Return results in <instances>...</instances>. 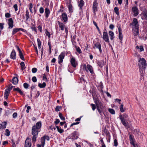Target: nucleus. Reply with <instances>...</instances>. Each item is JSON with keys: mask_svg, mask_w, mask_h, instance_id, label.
Wrapping results in <instances>:
<instances>
[{"mask_svg": "<svg viewBox=\"0 0 147 147\" xmlns=\"http://www.w3.org/2000/svg\"><path fill=\"white\" fill-rule=\"evenodd\" d=\"M57 22L59 25V26L61 30H63L64 25L63 24V23L60 22L59 21H58Z\"/></svg>", "mask_w": 147, "mask_h": 147, "instance_id": "nucleus-25", "label": "nucleus"}, {"mask_svg": "<svg viewBox=\"0 0 147 147\" xmlns=\"http://www.w3.org/2000/svg\"><path fill=\"white\" fill-rule=\"evenodd\" d=\"M93 48L94 49L96 48L98 49L100 53L102 52V49H101V46L100 43L99 42H97L94 44V46Z\"/></svg>", "mask_w": 147, "mask_h": 147, "instance_id": "nucleus-11", "label": "nucleus"}, {"mask_svg": "<svg viewBox=\"0 0 147 147\" xmlns=\"http://www.w3.org/2000/svg\"><path fill=\"white\" fill-rule=\"evenodd\" d=\"M26 20H27L29 18V12L28 10L26 11Z\"/></svg>", "mask_w": 147, "mask_h": 147, "instance_id": "nucleus-34", "label": "nucleus"}, {"mask_svg": "<svg viewBox=\"0 0 147 147\" xmlns=\"http://www.w3.org/2000/svg\"><path fill=\"white\" fill-rule=\"evenodd\" d=\"M50 139L49 136L45 135L43 137H42L41 139V145L42 147H44V146L45 144V140H46L48 141Z\"/></svg>", "mask_w": 147, "mask_h": 147, "instance_id": "nucleus-6", "label": "nucleus"}, {"mask_svg": "<svg viewBox=\"0 0 147 147\" xmlns=\"http://www.w3.org/2000/svg\"><path fill=\"white\" fill-rule=\"evenodd\" d=\"M139 70L141 74L143 73V70H144L147 65L146 60L144 58H140L138 61Z\"/></svg>", "mask_w": 147, "mask_h": 147, "instance_id": "nucleus-2", "label": "nucleus"}, {"mask_svg": "<svg viewBox=\"0 0 147 147\" xmlns=\"http://www.w3.org/2000/svg\"><path fill=\"white\" fill-rule=\"evenodd\" d=\"M119 118L121 120V122L126 121L127 120L126 118H124V117H123V115H121L119 116Z\"/></svg>", "mask_w": 147, "mask_h": 147, "instance_id": "nucleus-33", "label": "nucleus"}, {"mask_svg": "<svg viewBox=\"0 0 147 147\" xmlns=\"http://www.w3.org/2000/svg\"><path fill=\"white\" fill-rule=\"evenodd\" d=\"M59 115L60 118L62 120H65V117L62 116V114L60 112L59 113Z\"/></svg>", "mask_w": 147, "mask_h": 147, "instance_id": "nucleus-37", "label": "nucleus"}, {"mask_svg": "<svg viewBox=\"0 0 147 147\" xmlns=\"http://www.w3.org/2000/svg\"><path fill=\"white\" fill-rule=\"evenodd\" d=\"M122 124L124 125L125 127H127L128 126V124L126 122V121H124L121 122Z\"/></svg>", "mask_w": 147, "mask_h": 147, "instance_id": "nucleus-41", "label": "nucleus"}, {"mask_svg": "<svg viewBox=\"0 0 147 147\" xmlns=\"http://www.w3.org/2000/svg\"><path fill=\"white\" fill-rule=\"evenodd\" d=\"M4 23H0V29L1 30L4 28Z\"/></svg>", "mask_w": 147, "mask_h": 147, "instance_id": "nucleus-48", "label": "nucleus"}, {"mask_svg": "<svg viewBox=\"0 0 147 147\" xmlns=\"http://www.w3.org/2000/svg\"><path fill=\"white\" fill-rule=\"evenodd\" d=\"M44 9L42 7H41L39 9V12L40 13H42L44 12Z\"/></svg>", "mask_w": 147, "mask_h": 147, "instance_id": "nucleus-54", "label": "nucleus"}, {"mask_svg": "<svg viewBox=\"0 0 147 147\" xmlns=\"http://www.w3.org/2000/svg\"><path fill=\"white\" fill-rule=\"evenodd\" d=\"M91 106L92 107V110L93 111H94L96 109V107L95 106V105L93 104H90Z\"/></svg>", "mask_w": 147, "mask_h": 147, "instance_id": "nucleus-49", "label": "nucleus"}, {"mask_svg": "<svg viewBox=\"0 0 147 147\" xmlns=\"http://www.w3.org/2000/svg\"><path fill=\"white\" fill-rule=\"evenodd\" d=\"M46 85V83L45 82H43L42 84L39 83L38 84V86L40 88H43L45 87Z\"/></svg>", "mask_w": 147, "mask_h": 147, "instance_id": "nucleus-26", "label": "nucleus"}, {"mask_svg": "<svg viewBox=\"0 0 147 147\" xmlns=\"http://www.w3.org/2000/svg\"><path fill=\"white\" fill-rule=\"evenodd\" d=\"M13 22L12 18H10L8 20L9 28H12L13 26Z\"/></svg>", "mask_w": 147, "mask_h": 147, "instance_id": "nucleus-14", "label": "nucleus"}, {"mask_svg": "<svg viewBox=\"0 0 147 147\" xmlns=\"http://www.w3.org/2000/svg\"><path fill=\"white\" fill-rule=\"evenodd\" d=\"M68 7L69 12H73V11L72 5L71 4H70L69 6Z\"/></svg>", "mask_w": 147, "mask_h": 147, "instance_id": "nucleus-47", "label": "nucleus"}, {"mask_svg": "<svg viewBox=\"0 0 147 147\" xmlns=\"http://www.w3.org/2000/svg\"><path fill=\"white\" fill-rule=\"evenodd\" d=\"M65 56V53L63 52H62L61 54L59 56L58 59L59 63L61 65V63L63 61V59L64 58Z\"/></svg>", "mask_w": 147, "mask_h": 147, "instance_id": "nucleus-8", "label": "nucleus"}, {"mask_svg": "<svg viewBox=\"0 0 147 147\" xmlns=\"http://www.w3.org/2000/svg\"><path fill=\"white\" fill-rule=\"evenodd\" d=\"M60 122L59 120L58 119H56L55 121V123L56 125H57Z\"/></svg>", "mask_w": 147, "mask_h": 147, "instance_id": "nucleus-61", "label": "nucleus"}, {"mask_svg": "<svg viewBox=\"0 0 147 147\" xmlns=\"http://www.w3.org/2000/svg\"><path fill=\"white\" fill-rule=\"evenodd\" d=\"M138 23V22L137 19L136 18H134L132 23L130 24V25H131L134 26L136 30H138L139 28V25Z\"/></svg>", "mask_w": 147, "mask_h": 147, "instance_id": "nucleus-5", "label": "nucleus"}, {"mask_svg": "<svg viewBox=\"0 0 147 147\" xmlns=\"http://www.w3.org/2000/svg\"><path fill=\"white\" fill-rule=\"evenodd\" d=\"M38 42V48L39 49L41 47V42L39 38L37 39Z\"/></svg>", "mask_w": 147, "mask_h": 147, "instance_id": "nucleus-38", "label": "nucleus"}, {"mask_svg": "<svg viewBox=\"0 0 147 147\" xmlns=\"http://www.w3.org/2000/svg\"><path fill=\"white\" fill-rule=\"evenodd\" d=\"M97 110L98 111V112H99V113L100 115L101 114L102 112H103V111L104 110H102V109H99L98 108H97Z\"/></svg>", "mask_w": 147, "mask_h": 147, "instance_id": "nucleus-58", "label": "nucleus"}, {"mask_svg": "<svg viewBox=\"0 0 147 147\" xmlns=\"http://www.w3.org/2000/svg\"><path fill=\"white\" fill-rule=\"evenodd\" d=\"M131 10L135 16H137L139 14V10L136 6L133 7L131 9Z\"/></svg>", "mask_w": 147, "mask_h": 147, "instance_id": "nucleus-9", "label": "nucleus"}, {"mask_svg": "<svg viewBox=\"0 0 147 147\" xmlns=\"http://www.w3.org/2000/svg\"><path fill=\"white\" fill-rule=\"evenodd\" d=\"M56 127L58 131L61 134L63 132L64 130L63 129L61 128H59L58 126H56Z\"/></svg>", "mask_w": 147, "mask_h": 147, "instance_id": "nucleus-31", "label": "nucleus"}, {"mask_svg": "<svg viewBox=\"0 0 147 147\" xmlns=\"http://www.w3.org/2000/svg\"><path fill=\"white\" fill-rule=\"evenodd\" d=\"M13 7L15 9V11H17L18 10V6L17 4H15L13 6Z\"/></svg>", "mask_w": 147, "mask_h": 147, "instance_id": "nucleus-62", "label": "nucleus"}, {"mask_svg": "<svg viewBox=\"0 0 147 147\" xmlns=\"http://www.w3.org/2000/svg\"><path fill=\"white\" fill-rule=\"evenodd\" d=\"M119 35H122V30H121V27L120 26L118 28Z\"/></svg>", "mask_w": 147, "mask_h": 147, "instance_id": "nucleus-44", "label": "nucleus"}, {"mask_svg": "<svg viewBox=\"0 0 147 147\" xmlns=\"http://www.w3.org/2000/svg\"><path fill=\"white\" fill-rule=\"evenodd\" d=\"M87 68L90 71V73L91 74H93V71L92 69V67L89 64H88L86 66V65H83L84 69L87 71H88L87 69Z\"/></svg>", "mask_w": 147, "mask_h": 147, "instance_id": "nucleus-7", "label": "nucleus"}, {"mask_svg": "<svg viewBox=\"0 0 147 147\" xmlns=\"http://www.w3.org/2000/svg\"><path fill=\"white\" fill-rule=\"evenodd\" d=\"M104 40L107 42H109V37L107 33L105 31H104L103 33V36L102 37Z\"/></svg>", "mask_w": 147, "mask_h": 147, "instance_id": "nucleus-12", "label": "nucleus"}, {"mask_svg": "<svg viewBox=\"0 0 147 147\" xmlns=\"http://www.w3.org/2000/svg\"><path fill=\"white\" fill-rule=\"evenodd\" d=\"M20 65H21V69L23 70L26 68L24 62H21L20 63Z\"/></svg>", "mask_w": 147, "mask_h": 147, "instance_id": "nucleus-28", "label": "nucleus"}, {"mask_svg": "<svg viewBox=\"0 0 147 147\" xmlns=\"http://www.w3.org/2000/svg\"><path fill=\"white\" fill-rule=\"evenodd\" d=\"M19 31V29L18 28H14L13 30V31L12 32V34L13 35L16 33L17 32Z\"/></svg>", "mask_w": 147, "mask_h": 147, "instance_id": "nucleus-32", "label": "nucleus"}, {"mask_svg": "<svg viewBox=\"0 0 147 147\" xmlns=\"http://www.w3.org/2000/svg\"><path fill=\"white\" fill-rule=\"evenodd\" d=\"M19 56L20 58L21 59L23 60H24V55L22 52L19 53Z\"/></svg>", "mask_w": 147, "mask_h": 147, "instance_id": "nucleus-40", "label": "nucleus"}, {"mask_svg": "<svg viewBox=\"0 0 147 147\" xmlns=\"http://www.w3.org/2000/svg\"><path fill=\"white\" fill-rule=\"evenodd\" d=\"M95 102L96 106V108H98L102 110H104L105 109V107L98 100H96L95 101Z\"/></svg>", "mask_w": 147, "mask_h": 147, "instance_id": "nucleus-4", "label": "nucleus"}, {"mask_svg": "<svg viewBox=\"0 0 147 147\" xmlns=\"http://www.w3.org/2000/svg\"><path fill=\"white\" fill-rule=\"evenodd\" d=\"M45 33L46 35L48 36L49 38L50 37V34L49 32L47 30H46Z\"/></svg>", "mask_w": 147, "mask_h": 147, "instance_id": "nucleus-63", "label": "nucleus"}, {"mask_svg": "<svg viewBox=\"0 0 147 147\" xmlns=\"http://www.w3.org/2000/svg\"><path fill=\"white\" fill-rule=\"evenodd\" d=\"M109 35L110 36V38L111 40H113L114 38V33L112 31H109Z\"/></svg>", "mask_w": 147, "mask_h": 147, "instance_id": "nucleus-23", "label": "nucleus"}, {"mask_svg": "<svg viewBox=\"0 0 147 147\" xmlns=\"http://www.w3.org/2000/svg\"><path fill=\"white\" fill-rule=\"evenodd\" d=\"M61 106H56L55 109V111L57 112H58L59 111V109H61Z\"/></svg>", "mask_w": 147, "mask_h": 147, "instance_id": "nucleus-43", "label": "nucleus"}, {"mask_svg": "<svg viewBox=\"0 0 147 147\" xmlns=\"http://www.w3.org/2000/svg\"><path fill=\"white\" fill-rule=\"evenodd\" d=\"M16 53L14 49L13 50L10 55V58L13 59H16Z\"/></svg>", "mask_w": 147, "mask_h": 147, "instance_id": "nucleus-15", "label": "nucleus"}, {"mask_svg": "<svg viewBox=\"0 0 147 147\" xmlns=\"http://www.w3.org/2000/svg\"><path fill=\"white\" fill-rule=\"evenodd\" d=\"M84 2L83 0H80V3L79 5L80 7H82L84 5Z\"/></svg>", "mask_w": 147, "mask_h": 147, "instance_id": "nucleus-39", "label": "nucleus"}, {"mask_svg": "<svg viewBox=\"0 0 147 147\" xmlns=\"http://www.w3.org/2000/svg\"><path fill=\"white\" fill-rule=\"evenodd\" d=\"M32 80L34 82H36L37 81V79L36 77H33L32 78Z\"/></svg>", "mask_w": 147, "mask_h": 147, "instance_id": "nucleus-53", "label": "nucleus"}, {"mask_svg": "<svg viewBox=\"0 0 147 147\" xmlns=\"http://www.w3.org/2000/svg\"><path fill=\"white\" fill-rule=\"evenodd\" d=\"M13 90L15 91H16L18 92L21 95H24V94L22 92V91L19 88H14L13 89Z\"/></svg>", "mask_w": 147, "mask_h": 147, "instance_id": "nucleus-21", "label": "nucleus"}, {"mask_svg": "<svg viewBox=\"0 0 147 147\" xmlns=\"http://www.w3.org/2000/svg\"><path fill=\"white\" fill-rule=\"evenodd\" d=\"M70 62L72 65L74 67H75L77 65V63L75 59L73 58H71V59Z\"/></svg>", "mask_w": 147, "mask_h": 147, "instance_id": "nucleus-16", "label": "nucleus"}, {"mask_svg": "<svg viewBox=\"0 0 147 147\" xmlns=\"http://www.w3.org/2000/svg\"><path fill=\"white\" fill-rule=\"evenodd\" d=\"M77 51L79 53H82L81 50L79 47H78L76 49Z\"/></svg>", "mask_w": 147, "mask_h": 147, "instance_id": "nucleus-60", "label": "nucleus"}, {"mask_svg": "<svg viewBox=\"0 0 147 147\" xmlns=\"http://www.w3.org/2000/svg\"><path fill=\"white\" fill-rule=\"evenodd\" d=\"M123 104H121V105L119 107V109L120 111L121 112H123L125 111V109L123 108Z\"/></svg>", "mask_w": 147, "mask_h": 147, "instance_id": "nucleus-30", "label": "nucleus"}, {"mask_svg": "<svg viewBox=\"0 0 147 147\" xmlns=\"http://www.w3.org/2000/svg\"><path fill=\"white\" fill-rule=\"evenodd\" d=\"M32 7H33V5H32V3H30L29 8L30 10V12H31V13L33 12L32 11Z\"/></svg>", "mask_w": 147, "mask_h": 147, "instance_id": "nucleus-55", "label": "nucleus"}, {"mask_svg": "<svg viewBox=\"0 0 147 147\" xmlns=\"http://www.w3.org/2000/svg\"><path fill=\"white\" fill-rule=\"evenodd\" d=\"M9 93H10L9 92V91L8 90H5V92L4 94V98L6 99L9 96Z\"/></svg>", "mask_w": 147, "mask_h": 147, "instance_id": "nucleus-27", "label": "nucleus"}, {"mask_svg": "<svg viewBox=\"0 0 147 147\" xmlns=\"http://www.w3.org/2000/svg\"><path fill=\"white\" fill-rule=\"evenodd\" d=\"M136 30L135 31H134V35L135 36H137L139 33V29H138V30Z\"/></svg>", "mask_w": 147, "mask_h": 147, "instance_id": "nucleus-45", "label": "nucleus"}, {"mask_svg": "<svg viewBox=\"0 0 147 147\" xmlns=\"http://www.w3.org/2000/svg\"><path fill=\"white\" fill-rule=\"evenodd\" d=\"M115 13L117 15H119V9L117 7H115L114 8Z\"/></svg>", "mask_w": 147, "mask_h": 147, "instance_id": "nucleus-29", "label": "nucleus"}, {"mask_svg": "<svg viewBox=\"0 0 147 147\" xmlns=\"http://www.w3.org/2000/svg\"><path fill=\"white\" fill-rule=\"evenodd\" d=\"M144 16L145 18V19L147 20V11H146L144 13Z\"/></svg>", "mask_w": 147, "mask_h": 147, "instance_id": "nucleus-64", "label": "nucleus"}, {"mask_svg": "<svg viewBox=\"0 0 147 147\" xmlns=\"http://www.w3.org/2000/svg\"><path fill=\"white\" fill-rule=\"evenodd\" d=\"M13 87V86L11 84H10L9 85L8 88L6 90H8L9 91V92L10 93L11 90Z\"/></svg>", "mask_w": 147, "mask_h": 147, "instance_id": "nucleus-36", "label": "nucleus"}, {"mask_svg": "<svg viewBox=\"0 0 147 147\" xmlns=\"http://www.w3.org/2000/svg\"><path fill=\"white\" fill-rule=\"evenodd\" d=\"M98 3L96 1H94L93 3V9L94 14H96V12L97 11Z\"/></svg>", "mask_w": 147, "mask_h": 147, "instance_id": "nucleus-10", "label": "nucleus"}, {"mask_svg": "<svg viewBox=\"0 0 147 147\" xmlns=\"http://www.w3.org/2000/svg\"><path fill=\"white\" fill-rule=\"evenodd\" d=\"M5 135L7 136H9L10 135V132L8 129H6L5 130Z\"/></svg>", "mask_w": 147, "mask_h": 147, "instance_id": "nucleus-42", "label": "nucleus"}, {"mask_svg": "<svg viewBox=\"0 0 147 147\" xmlns=\"http://www.w3.org/2000/svg\"><path fill=\"white\" fill-rule=\"evenodd\" d=\"M45 16L46 18H47L49 16V14L50 12L49 9L47 8H45Z\"/></svg>", "mask_w": 147, "mask_h": 147, "instance_id": "nucleus-24", "label": "nucleus"}, {"mask_svg": "<svg viewBox=\"0 0 147 147\" xmlns=\"http://www.w3.org/2000/svg\"><path fill=\"white\" fill-rule=\"evenodd\" d=\"M109 111L112 114H115V110L112 109H109Z\"/></svg>", "mask_w": 147, "mask_h": 147, "instance_id": "nucleus-35", "label": "nucleus"}, {"mask_svg": "<svg viewBox=\"0 0 147 147\" xmlns=\"http://www.w3.org/2000/svg\"><path fill=\"white\" fill-rule=\"evenodd\" d=\"M129 138L130 144L132 145L135 144L136 141L134 140V136L130 134Z\"/></svg>", "mask_w": 147, "mask_h": 147, "instance_id": "nucleus-17", "label": "nucleus"}, {"mask_svg": "<svg viewBox=\"0 0 147 147\" xmlns=\"http://www.w3.org/2000/svg\"><path fill=\"white\" fill-rule=\"evenodd\" d=\"M79 134L78 132L77 131H74L71 134L68 138L69 139H71L73 140L77 139L78 138Z\"/></svg>", "mask_w": 147, "mask_h": 147, "instance_id": "nucleus-3", "label": "nucleus"}, {"mask_svg": "<svg viewBox=\"0 0 147 147\" xmlns=\"http://www.w3.org/2000/svg\"><path fill=\"white\" fill-rule=\"evenodd\" d=\"M121 101V99H118V98H116L115 99V102H118L119 104H121L120 102Z\"/></svg>", "mask_w": 147, "mask_h": 147, "instance_id": "nucleus-57", "label": "nucleus"}, {"mask_svg": "<svg viewBox=\"0 0 147 147\" xmlns=\"http://www.w3.org/2000/svg\"><path fill=\"white\" fill-rule=\"evenodd\" d=\"M43 80H46V81H48V80L47 78L46 77V75L45 74H44L43 75Z\"/></svg>", "mask_w": 147, "mask_h": 147, "instance_id": "nucleus-56", "label": "nucleus"}, {"mask_svg": "<svg viewBox=\"0 0 147 147\" xmlns=\"http://www.w3.org/2000/svg\"><path fill=\"white\" fill-rule=\"evenodd\" d=\"M114 146H117L118 145V142L117 140L116 139L114 140Z\"/></svg>", "mask_w": 147, "mask_h": 147, "instance_id": "nucleus-51", "label": "nucleus"}, {"mask_svg": "<svg viewBox=\"0 0 147 147\" xmlns=\"http://www.w3.org/2000/svg\"><path fill=\"white\" fill-rule=\"evenodd\" d=\"M18 78L16 77H13L12 80V82L14 85L17 84L18 83Z\"/></svg>", "mask_w": 147, "mask_h": 147, "instance_id": "nucleus-18", "label": "nucleus"}, {"mask_svg": "<svg viewBox=\"0 0 147 147\" xmlns=\"http://www.w3.org/2000/svg\"><path fill=\"white\" fill-rule=\"evenodd\" d=\"M23 86L24 88L27 89L28 88L29 85L26 83H25L23 84Z\"/></svg>", "mask_w": 147, "mask_h": 147, "instance_id": "nucleus-46", "label": "nucleus"}, {"mask_svg": "<svg viewBox=\"0 0 147 147\" xmlns=\"http://www.w3.org/2000/svg\"><path fill=\"white\" fill-rule=\"evenodd\" d=\"M42 123L40 121L37 122L35 125L33 126L32 129V134L33 136L32 138L33 142H34L36 140L39 132L40 131Z\"/></svg>", "mask_w": 147, "mask_h": 147, "instance_id": "nucleus-1", "label": "nucleus"}, {"mask_svg": "<svg viewBox=\"0 0 147 147\" xmlns=\"http://www.w3.org/2000/svg\"><path fill=\"white\" fill-rule=\"evenodd\" d=\"M98 65L100 67H102L105 64V62L104 60H101L98 62Z\"/></svg>", "mask_w": 147, "mask_h": 147, "instance_id": "nucleus-20", "label": "nucleus"}, {"mask_svg": "<svg viewBox=\"0 0 147 147\" xmlns=\"http://www.w3.org/2000/svg\"><path fill=\"white\" fill-rule=\"evenodd\" d=\"M31 29L33 31H34L36 32H37L36 29L34 26L33 25V26L31 27Z\"/></svg>", "mask_w": 147, "mask_h": 147, "instance_id": "nucleus-59", "label": "nucleus"}, {"mask_svg": "<svg viewBox=\"0 0 147 147\" xmlns=\"http://www.w3.org/2000/svg\"><path fill=\"white\" fill-rule=\"evenodd\" d=\"M30 141V139L27 138L25 141V147H31V143Z\"/></svg>", "mask_w": 147, "mask_h": 147, "instance_id": "nucleus-13", "label": "nucleus"}, {"mask_svg": "<svg viewBox=\"0 0 147 147\" xmlns=\"http://www.w3.org/2000/svg\"><path fill=\"white\" fill-rule=\"evenodd\" d=\"M37 69L36 68H33L32 69V72L33 73H35L37 71Z\"/></svg>", "mask_w": 147, "mask_h": 147, "instance_id": "nucleus-50", "label": "nucleus"}, {"mask_svg": "<svg viewBox=\"0 0 147 147\" xmlns=\"http://www.w3.org/2000/svg\"><path fill=\"white\" fill-rule=\"evenodd\" d=\"M5 16L6 18H9L11 17V14L8 13H7L5 14Z\"/></svg>", "mask_w": 147, "mask_h": 147, "instance_id": "nucleus-52", "label": "nucleus"}, {"mask_svg": "<svg viewBox=\"0 0 147 147\" xmlns=\"http://www.w3.org/2000/svg\"><path fill=\"white\" fill-rule=\"evenodd\" d=\"M62 18L63 20L65 22H66L67 20V17L66 14L65 13H63L61 15Z\"/></svg>", "mask_w": 147, "mask_h": 147, "instance_id": "nucleus-19", "label": "nucleus"}, {"mask_svg": "<svg viewBox=\"0 0 147 147\" xmlns=\"http://www.w3.org/2000/svg\"><path fill=\"white\" fill-rule=\"evenodd\" d=\"M7 124V122H3L1 124L0 126V129H3L6 128V126Z\"/></svg>", "mask_w": 147, "mask_h": 147, "instance_id": "nucleus-22", "label": "nucleus"}]
</instances>
